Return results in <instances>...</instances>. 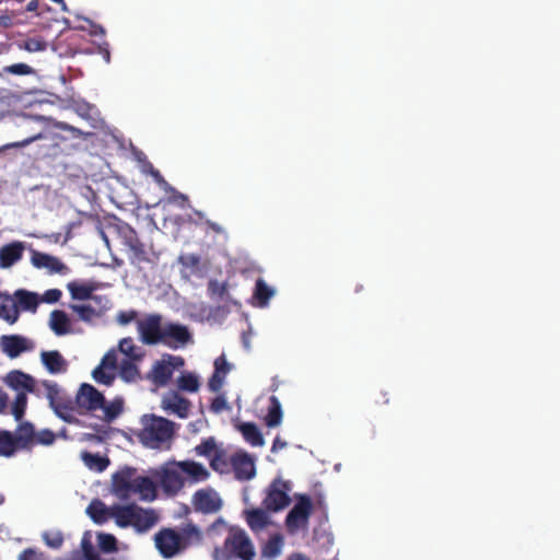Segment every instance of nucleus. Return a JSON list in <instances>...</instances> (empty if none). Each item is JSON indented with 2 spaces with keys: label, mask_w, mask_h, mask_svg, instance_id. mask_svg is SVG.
I'll return each instance as SVG.
<instances>
[{
  "label": "nucleus",
  "mask_w": 560,
  "mask_h": 560,
  "mask_svg": "<svg viewBox=\"0 0 560 560\" xmlns=\"http://www.w3.org/2000/svg\"><path fill=\"white\" fill-rule=\"evenodd\" d=\"M201 540L202 532L191 521H187L178 530L162 528L154 536L156 549L166 559L175 557L189 546L201 542Z\"/></svg>",
  "instance_id": "obj_1"
},
{
  "label": "nucleus",
  "mask_w": 560,
  "mask_h": 560,
  "mask_svg": "<svg viewBox=\"0 0 560 560\" xmlns=\"http://www.w3.org/2000/svg\"><path fill=\"white\" fill-rule=\"evenodd\" d=\"M228 530L229 535L221 547H215L212 552L213 560H245V530L238 526H229L222 518L218 517L208 528L209 536H217Z\"/></svg>",
  "instance_id": "obj_2"
},
{
  "label": "nucleus",
  "mask_w": 560,
  "mask_h": 560,
  "mask_svg": "<svg viewBox=\"0 0 560 560\" xmlns=\"http://www.w3.org/2000/svg\"><path fill=\"white\" fill-rule=\"evenodd\" d=\"M142 428L138 439L145 447L160 450L170 443L175 434V423L166 418L155 415L141 417Z\"/></svg>",
  "instance_id": "obj_3"
},
{
  "label": "nucleus",
  "mask_w": 560,
  "mask_h": 560,
  "mask_svg": "<svg viewBox=\"0 0 560 560\" xmlns=\"http://www.w3.org/2000/svg\"><path fill=\"white\" fill-rule=\"evenodd\" d=\"M117 235L121 244L127 249V257L129 262L137 267L142 268L144 265H155L159 256L154 249L148 247L138 236L136 230L128 223L121 222L116 225Z\"/></svg>",
  "instance_id": "obj_4"
},
{
  "label": "nucleus",
  "mask_w": 560,
  "mask_h": 560,
  "mask_svg": "<svg viewBox=\"0 0 560 560\" xmlns=\"http://www.w3.org/2000/svg\"><path fill=\"white\" fill-rule=\"evenodd\" d=\"M154 509H144L136 503L117 505L114 509L115 524L120 528L132 527L138 534H144L159 522Z\"/></svg>",
  "instance_id": "obj_5"
},
{
  "label": "nucleus",
  "mask_w": 560,
  "mask_h": 560,
  "mask_svg": "<svg viewBox=\"0 0 560 560\" xmlns=\"http://www.w3.org/2000/svg\"><path fill=\"white\" fill-rule=\"evenodd\" d=\"M210 467L220 474L233 472L238 480H244L245 451L238 450L231 454L228 448L221 446L210 459Z\"/></svg>",
  "instance_id": "obj_6"
},
{
  "label": "nucleus",
  "mask_w": 560,
  "mask_h": 560,
  "mask_svg": "<svg viewBox=\"0 0 560 560\" xmlns=\"http://www.w3.org/2000/svg\"><path fill=\"white\" fill-rule=\"evenodd\" d=\"M162 320V315L158 313L149 314L137 320V330L142 343L152 346L162 342L164 329Z\"/></svg>",
  "instance_id": "obj_7"
},
{
  "label": "nucleus",
  "mask_w": 560,
  "mask_h": 560,
  "mask_svg": "<svg viewBox=\"0 0 560 560\" xmlns=\"http://www.w3.org/2000/svg\"><path fill=\"white\" fill-rule=\"evenodd\" d=\"M183 365L184 359L182 357L167 354L162 360L154 362L148 373V378L155 386H166L173 376L174 370Z\"/></svg>",
  "instance_id": "obj_8"
},
{
  "label": "nucleus",
  "mask_w": 560,
  "mask_h": 560,
  "mask_svg": "<svg viewBox=\"0 0 560 560\" xmlns=\"http://www.w3.org/2000/svg\"><path fill=\"white\" fill-rule=\"evenodd\" d=\"M46 120H47V118L44 116L23 117L21 122L18 125V128H20L22 133L25 135V138H23L20 141L10 142V143L1 145L0 153L7 151L9 149L25 148L37 140L45 139L46 135L42 131H36L35 125L38 122L46 121Z\"/></svg>",
  "instance_id": "obj_9"
},
{
  "label": "nucleus",
  "mask_w": 560,
  "mask_h": 560,
  "mask_svg": "<svg viewBox=\"0 0 560 560\" xmlns=\"http://www.w3.org/2000/svg\"><path fill=\"white\" fill-rule=\"evenodd\" d=\"M298 501L285 517V525L290 533L306 527L313 511L311 498L306 494L296 497Z\"/></svg>",
  "instance_id": "obj_10"
},
{
  "label": "nucleus",
  "mask_w": 560,
  "mask_h": 560,
  "mask_svg": "<svg viewBox=\"0 0 560 560\" xmlns=\"http://www.w3.org/2000/svg\"><path fill=\"white\" fill-rule=\"evenodd\" d=\"M191 505L196 512L215 514L223 508V500L212 488L197 490L191 498Z\"/></svg>",
  "instance_id": "obj_11"
},
{
  "label": "nucleus",
  "mask_w": 560,
  "mask_h": 560,
  "mask_svg": "<svg viewBox=\"0 0 560 560\" xmlns=\"http://www.w3.org/2000/svg\"><path fill=\"white\" fill-rule=\"evenodd\" d=\"M137 469L126 466L112 476V490L120 500H128L132 493Z\"/></svg>",
  "instance_id": "obj_12"
},
{
  "label": "nucleus",
  "mask_w": 560,
  "mask_h": 560,
  "mask_svg": "<svg viewBox=\"0 0 560 560\" xmlns=\"http://www.w3.org/2000/svg\"><path fill=\"white\" fill-rule=\"evenodd\" d=\"M105 397L94 386L90 384H82L77 393L74 404L77 407L85 412L98 410L104 407Z\"/></svg>",
  "instance_id": "obj_13"
},
{
  "label": "nucleus",
  "mask_w": 560,
  "mask_h": 560,
  "mask_svg": "<svg viewBox=\"0 0 560 560\" xmlns=\"http://www.w3.org/2000/svg\"><path fill=\"white\" fill-rule=\"evenodd\" d=\"M290 490L289 482L282 480H275L269 488L267 497L264 500V504L269 511H280L290 504V497L288 494Z\"/></svg>",
  "instance_id": "obj_14"
},
{
  "label": "nucleus",
  "mask_w": 560,
  "mask_h": 560,
  "mask_svg": "<svg viewBox=\"0 0 560 560\" xmlns=\"http://www.w3.org/2000/svg\"><path fill=\"white\" fill-rule=\"evenodd\" d=\"M160 483L164 492L170 495L177 494L185 486V478L182 476L176 462L166 464L160 475Z\"/></svg>",
  "instance_id": "obj_15"
},
{
  "label": "nucleus",
  "mask_w": 560,
  "mask_h": 560,
  "mask_svg": "<svg viewBox=\"0 0 560 560\" xmlns=\"http://www.w3.org/2000/svg\"><path fill=\"white\" fill-rule=\"evenodd\" d=\"M67 289L72 300L91 301L96 305H100L103 300L107 302L105 296L93 294L98 289L95 281L73 280L67 284Z\"/></svg>",
  "instance_id": "obj_16"
},
{
  "label": "nucleus",
  "mask_w": 560,
  "mask_h": 560,
  "mask_svg": "<svg viewBox=\"0 0 560 560\" xmlns=\"http://www.w3.org/2000/svg\"><path fill=\"white\" fill-rule=\"evenodd\" d=\"M191 341V334L185 325L167 323L163 329V340L161 343L171 349L185 347Z\"/></svg>",
  "instance_id": "obj_17"
},
{
  "label": "nucleus",
  "mask_w": 560,
  "mask_h": 560,
  "mask_svg": "<svg viewBox=\"0 0 560 560\" xmlns=\"http://www.w3.org/2000/svg\"><path fill=\"white\" fill-rule=\"evenodd\" d=\"M0 347L9 358L14 359L23 352L32 351L34 342L21 335H4L0 338Z\"/></svg>",
  "instance_id": "obj_18"
},
{
  "label": "nucleus",
  "mask_w": 560,
  "mask_h": 560,
  "mask_svg": "<svg viewBox=\"0 0 560 560\" xmlns=\"http://www.w3.org/2000/svg\"><path fill=\"white\" fill-rule=\"evenodd\" d=\"M190 406V401L177 392H171L162 399L163 409L180 419H186L189 416Z\"/></svg>",
  "instance_id": "obj_19"
},
{
  "label": "nucleus",
  "mask_w": 560,
  "mask_h": 560,
  "mask_svg": "<svg viewBox=\"0 0 560 560\" xmlns=\"http://www.w3.org/2000/svg\"><path fill=\"white\" fill-rule=\"evenodd\" d=\"M31 261L38 269H47L50 273L66 275L69 268L57 257L34 250Z\"/></svg>",
  "instance_id": "obj_20"
},
{
  "label": "nucleus",
  "mask_w": 560,
  "mask_h": 560,
  "mask_svg": "<svg viewBox=\"0 0 560 560\" xmlns=\"http://www.w3.org/2000/svg\"><path fill=\"white\" fill-rule=\"evenodd\" d=\"M176 464L182 476L185 478V481L187 480L191 483H197L209 478V471L200 463L194 460H180L176 462Z\"/></svg>",
  "instance_id": "obj_21"
},
{
  "label": "nucleus",
  "mask_w": 560,
  "mask_h": 560,
  "mask_svg": "<svg viewBox=\"0 0 560 560\" xmlns=\"http://www.w3.org/2000/svg\"><path fill=\"white\" fill-rule=\"evenodd\" d=\"M5 383L19 393H33L35 390V378L20 370H14L5 376Z\"/></svg>",
  "instance_id": "obj_22"
},
{
  "label": "nucleus",
  "mask_w": 560,
  "mask_h": 560,
  "mask_svg": "<svg viewBox=\"0 0 560 560\" xmlns=\"http://www.w3.org/2000/svg\"><path fill=\"white\" fill-rule=\"evenodd\" d=\"M25 245L21 241H14L0 247V267L10 268L23 257Z\"/></svg>",
  "instance_id": "obj_23"
},
{
  "label": "nucleus",
  "mask_w": 560,
  "mask_h": 560,
  "mask_svg": "<svg viewBox=\"0 0 560 560\" xmlns=\"http://www.w3.org/2000/svg\"><path fill=\"white\" fill-rule=\"evenodd\" d=\"M118 504L106 506L105 503L98 499H94L86 508V514L95 524H104L109 518L114 520V509Z\"/></svg>",
  "instance_id": "obj_24"
},
{
  "label": "nucleus",
  "mask_w": 560,
  "mask_h": 560,
  "mask_svg": "<svg viewBox=\"0 0 560 560\" xmlns=\"http://www.w3.org/2000/svg\"><path fill=\"white\" fill-rule=\"evenodd\" d=\"M70 308L78 315L80 320L91 323L103 315L106 306L102 303L96 305L89 301V303L83 304H71Z\"/></svg>",
  "instance_id": "obj_25"
},
{
  "label": "nucleus",
  "mask_w": 560,
  "mask_h": 560,
  "mask_svg": "<svg viewBox=\"0 0 560 560\" xmlns=\"http://www.w3.org/2000/svg\"><path fill=\"white\" fill-rule=\"evenodd\" d=\"M132 493L139 494L143 501H153L158 497V490L155 482L147 476H137Z\"/></svg>",
  "instance_id": "obj_26"
},
{
  "label": "nucleus",
  "mask_w": 560,
  "mask_h": 560,
  "mask_svg": "<svg viewBox=\"0 0 560 560\" xmlns=\"http://www.w3.org/2000/svg\"><path fill=\"white\" fill-rule=\"evenodd\" d=\"M42 362L51 374L65 372L67 370V362L59 351H43L40 353Z\"/></svg>",
  "instance_id": "obj_27"
},
{
  "label": "nucleus",
  "mask_w": 560,
  "mask_h": 560,
  "mask_svg": "<svg viewBox=\"0 0 560 560\" xmlns=\"http://www.w3.org/2000/svg\"><path fill=\"white\" fill-rule=\"evenodd\" d=\"M14 296L19 311L36 312L39 304L38 294L20 289L15 291Z\"/></svg>",
  "instance_id": "obj_28"
},
{
  "label": "nucleus",
  "mask_w": 560,
  "mask_h": 560,
  "mask_svg": "<svg viewBox=\"0 0 560 560\" xmlns=\"http://www.w3.org/2000/svg\"><path fill=\"white\" fill-rule=\"evenodd\" d=\"M50 329L58 336L66 335L70 331V319L65 311L55 310L50 313Z\"/></svg>",
  "instance_id": "obj_29"
},
{
  "label": "nucleus",
  "mask_w": 560,
  "mask_h": 560,
  "mask_svg": "<svg viewBox=\"0 0 560 560\" xmlns=\"http://www.w3.org/2000/svg\"><path fill=\"white\" fill-rule=\"evenodd\" d=\"M0 318L4 319L9 324H14L19 319V310L15 302L8 293L0 292Z\"/></svg>",
  "instance_id": "obj_30"
},
{
  "label": "nucleus",
  "mask_w": 560,
  "mask_h": 560,
  "mask_svg": "<svg viewBox=\"0 0 560 560\" xmlns=\"http://www.w3.org/2000/svg\"><path fill=\"white\" fill-rule=\"evenodd\" d=\"M22 450L14 433L0 430V456L11 457L16 451Z\"/></svg>",
  "instance_id": "obj_31"
},
{
  "label": "nucleus",
  "mask_w": 560,
  "mask_h": 560,
  "mask_svg": "<svg viewBox=\"0 0 560 560\" xmlns=\"http://www.w3.org/2000/svg\"><path fill=\"white\" fill-rule=\"evenodd\" d=\"M81 459L84 465L94 471L102 472L109 466V459L106 456H102L98 453L93 454L90 452H82Z\"/></svg>",
  "instance_id": "obj_32"
},
{
  "label": "nucleus",
  "mask_w": 560,
  "mask_h": 560,
  "mask_svg": "<svg viewBox=\"0 0 560 560\" xmlns=\"http://www.w3.org/2000/svg\"><path fill=\"white\" fill-rule=\"evenodd\" d=\"M282 421V408L279 399L276 396L269 398L267 415L265 423L269 428L278 427Z\"/></svg>",
  "instance_id": "obj_33"
},
{
  "label": "nucleus",
  "mask_w": 560,
  "mask_h": 560,
  "mask_svg": "<svg viewBox=\"0 0 560 560\" xmlns=\"http://www.w3.org/2000/svg\"><path fill=\"white\" fill-rule=\"evenodd\" d=\"M50 407L60 419L69 423L73 422L75 408L71 399L65 397Z\"/></svg>",
  "instance_id": "obj_34"
},
{
  "label": "nucleus",
  "mask_w": 560,
  "mask_h": 560,
  "mask_svg": "<svg viewBox=\"0 0 560 560\" xmlns=\"http://www.w3.org/2000/svg\"><path fill=\"white\" fill-rule=\"evenodd\" d=\"M22 450L30 447V445L34 442L35 432L34 427L30 422H21L18 425L16 432L14 434Z\"/></svg>",
  "instance_id": "obj_35"
},
{
  "label": "nucleus",
  "mask_w": 560,
  "mask_h": 560,
  "mask_svg": "<svg viewBox=\"0 0 560 560\" xmlns=\"http://www.w3.org/2000/svg\"><path fill=\"white\" fill-rule=\"evenodd\" d=\"M118 349L128 358L127 360L140 361L144 357V352L135 345L131 337L122 338L119 341Z\"/></svg>",
  "instance_id": "obj_36"
},
{
  "label": "nucleus",
  "mask_w": 560,
  "mask_h": 560,
  "mask_svg": "<svg viewBox=\"0 0 560 560\" xmlns=\"http://www.w3.org/2000/svg\"><path fill=\"white\" fill-rule=\"evenodd\" d=\"M269 523L268 515L262 510L247 511V525L253 530H258L266 527Z\"/></svg>",
  "instance_id": "obj_37"
},
{
  "label": "nucleus",
  "mask_w": 560,
  "mask_h": 560,
  "mask_svg": "<svg viewBox=\"0 0 560 560\" xmlns=\"http://www.w3.org/2000/svg\"><path fill=\"white\" fill-rule=\"evenodd\" d=\"M19 47L28 52H39L47 49L48 43L40 36H34L20 40Z\"/></svg>",
  "instance_id": "obj_38"
},
{
  "label": "nucleus",
  "mask_w": 560,
  "mask_h": 560,
  "mask_svg": "<svg viewBox=\"0 0 560 560\" xmlns=\"http://www.w3.org/2000/svg\"><path fill=\"white\" fill-rule=\"evenodd\" d=\"M220 447L221 445L217 443L215 439L213 436H209L203 439L201 443L195 447V452L197 455L207 457L210 460Z\"/></svg>",
  "instance_id": "obj_39"
},
{
  "label": "nucleus",
  "mask_w": 560,
  "mask_h": 560,
  "mask_svg": "<svg viewBox=\"0 0 560 560\" xmlns=\"http://www.w3.org/2000/svg\"><path fill=\"white\" fill-rule=\"evenodd\" d=\"M133 360H122L119 364V376L126 382H135L140 377L138 366Z\"/></svg>",
  "instance_id": "obj_40"
},
{
  "label": "nucleus",
  "mask_w": 560,
  "mask_h": 560,
  "mask_svg": "<svg viewBox=\"0 0 560 560\" xmlns=\"http://www.w3.org/2000/svg\"><path fill=\"white\" fill-rule=\"evenodd\" d=\"M97 546L104 553H113L118 550V540L113 534L98 533Z\"/></svg>",
  "instance_id": "obj_41"
},
{
  "label": "nucleus",
  "mask_w": 560,
  "mask_h": 560,
  "mask_svg": "<svg viewBox=\"0 0 560 560\" xmlns=\"http://www.w3.org/2000/svg\"><path fill=\"white\" fill-rule=\"evenodd\" d=\"M104 411V419L108 422L116 419L124 410V401L120 398H115L109 404L104 402V407H102Z\"/></svg>",
  "instance_id": "obj_42"
},
{
  "label": "nucleus",
  "mask_w": 560,
  "mask_h": 560,
  "mask_svg": "<svg viewBox=\"0 0 560 560\" xmlns=\"http://www.w3.org/2000/svg\"><path fill=\"white\" fill-rule=\"evenodd\" d=\"M178 388L185 392L195 393L199 388L198 377L191 373H185L177 380Z\"/></svg>",
  "instance_id": "obj_43"
},
{
  "label": "nucleus",
  "mask_w": 560,
  "mask_h": 560,
  "mask_svg": "<svg viewBox=\"0 0 560 560\" xmlns=\"http://www.w3.org/2000/svg\"><path fill=\"white\" fill-rule=\"evenodd\" d=\"M27 406V396L25 393H18L12 404L11 412L16 421H20L25 413Z\"/></svg>",
  "instance_id": "obj_44"
},
{
  "label": "nucleus",
  "mask_w": 560,
  "mask_h": 560,
  "mask_svg": "<svg viewBox=\"0 0 560 560\" xmlns=\"http://www.w3.org/2000/svg\"><path fill=\"white\" fill-rule=\"evenodd\" d=\"M92 376L97 383L104 385H110L115 380L114 371H108V369L103 366L102 364H98L93 370Z\"/></svg>",
  "instance_id": "obj_45"
},
{
  "label": "nucleus",
  "mask_w": 560,
  "mask_h": 560,
  "mask_svg": "<svg viewBox=\"0 0 560 560\" xmlns=\"http://www.w3.org/2000/svg\"><path fill=\"white\" fill-rule=\"evenodd\" d=\"M283 541L282 537L279 535L272 536L265 545L264 547V555L269 558H275L278 556L281 551Z\"/></svg>",
  "instance_id": "obj_46"
},
{
  "label": "nucleus",
  "mask_w": 560,
  "mask_h": 560,
  "mask_svg": "<svg viewBox=\"0 0 560 560\" xmlns=\"http://www.w3.org/2000/svg\"><path fill=\"white\" fill-rule=\"evenodd\" d=\"M43 540L44 542L52 548V549H59L63 545V535L61 532H45L43 533Z\"/></svg>",
  "instance_id": "obj_47"
},
{
  "label": "nucleus",
  "mask_w": 560,
  "mask_h": 560,
  "mask_svg": "<svg viewBox=\"0 0 560 560\" xmlns=\"http://www.w3.org/2000/svg\"><path fill=\"white\" fill-rule=\"evenodd\" d=\"M247 443L252 446H262L264 438L255 423L247 422Z\"/></svg>",
  "instance_id": "obj_48"
},
{
  "label": "nucleus",
  "mask_w": 560,
  "mask_h": 560,
  "mask_svg": "<svg viewBox=\"0 0 560 560\" xmlns=\"http://www.w3.org/2000/svg\"><path fill=\"white\" fill-rule=\"evenodd\" d=\"M44 386L46 388L47 398L49 400L50 406L52 404H56L58 400H61L65 398L60 392L59 386L56 383L46 381V382H44Z\"/></svg>",
  "instance_id": "obj_49"
},
{
  "label": "nucleus",
  "mask_w": 560,
  "mask_h": 560,
  "mask_svg": "<svg viewBox=\"0 0 560 560\" xmlns=\"http://www.w3.org/2000/svg\"><path fill=\"white\" fill-rule=\"evenodd\" d=\"M3 70L13 75H27L34 72L33 68L26 63H14L4 67Z\"/></svg>",
  "instance_id": "obj_50"
},
{
  "label": "nucleus",
  "mask_w": 560,
  "mask_h": 560,
  "mask_svg": "<svg viewBox=\"0 0 560 560\" xmlns=\"http://www.w3.org/2000/svg\"><path fill=\"white\" fill-rule=\"evenodd\" d=\"M19 560H48L47 556L34 548H26L19 555Z\"/></svg>",
  "instance_id": "obj_51"
},
{
  "label": "nucleus",
  "mask_w": 560,
  "mask_h": 560,
  "mask_svg": "<svg viewBox=\"0 0 560 560\" xmlns=\"http://www.w3.org/2000/svg\"><path fill=\"white\" fill-rule=\"evenodd\" d=\"M56 440V435L52 431L45 429L35 434L34 442L42 445H51Z\"/></svg>",
  "instance_id": "obj_52"
},
{
  "label": "nucleus",
  "mask_w": 560,
  "mask_h": 560,
  "mask_svg": "<svg viewBox=\"0 0 560 560\" xmlns=\"http://www.w3.org/2000/svg\"><path fill=\"white\" fill-rule=\"evenodd\" d=\"M103 366L107 368L108 371H115L117 369V354L115 350H109L102 358L101 363Z\"/></svg>",
  "instance_id": "obj_53"
},
{
  "label": "nucleus",
  "mask_w": 560,
  "mask_h": 560,
  "mask_svg": "<svg viewBox=\"0 0 560 560\" xmlns=\"http://www.w3.org/2000/svg\"><path fill=\"white\" fill-rule=\"evenodd\" d=\"M138 317V312L135 311V310H130V311H121L117 314V323L125 326V325H128L130 324L131 322H133L135 319H137Z\"/></svg>",
  "instance_id": "obj_54"
},
{
  "label": "nucleus",
  "mask_w": 560,
  "mask_h": 560,
  "mask_svg": "<svg viewBox=\"0 0 560 560\" xmlns=\"http://www.w3.org/2000/svg\"><path fill=\"white\" fill-rule=\"evenodd\" d=\"M231 365L228 363L225 357L222 354L214 361V373L223 375L225 378L226 374L230 372Z\"/></svg>",
  "instance_id": "obj_55"
},
{
  "label": "nucleus",
  "mask_w": 560,
  "mask_h": 560,
  "mask_svg": "<svg viewBox=\"0 0 560 560\" xmlns=\"http://www.w3.org/2000/svg\"><path fill=\"white\" fill-rule=\"evenodd\" d=\"M224 377L223 375H220L218 373L212 374L208 382V387L211 392L217 393L219 392L223 386Z\"/></svg>",
  "instance_id": "obj_56"
},
{
  "label": "nucleus",
  "mask_w": 560,
  "mask_h": 560,
  "mask_svg": "<svg viewBox=\"0 0 560 560\" xmlns=\"http://www.w3.org/2000/svg\"><path fill=\"white\" fill-rule=\"evenodd\" d=\"M179 262L187 268H197L200 262V258L195 254L182 255L179 257Z\"/></svg>",
  "instance_id": "obj_57"
},
{
  "label": "nucleus",
  "mask_w": 560,
  "mask_h": 560,
  "mask_svg": "<svg viewBox=\"0 0 560 560\" xmlns=\"http://www.w3.org/2000/svg\"><path fill=\"white\" fill-rule=\"evenodd\" d=\"M61 298V291L59 289H49L45 291V293L42 296V301L52 304L60 300Z\"/></svg>",
  "instance_id": "obj_58"
},
{
  "label": "nucleus",
  "mask_w": 560,
  "mask_h": 560,
  "mask_svg": "<svg viewBox=\"0 0 560 560\" xmlns=\"http://www.w3.org/2000/svg\"><path fill=\"white\" fill-rule=\"evenodd\" d=\"M210 409L212 412L214 413H220L222 412L224 409H228V402L225 400V398L223 396H217L212 402H211V406H210Z\"/></svg>",
  "instance_id": "obj_59"
},
{
  "label": "nucleus",
  "mask_w": 560,
  "mask_h": 560,
  "mask_svg": "<svg viewBox=\"0 0 560 560\" xmlns=\"http://www.w3.org/2000/svg\"><path fill=\"white\" fill-rule=\"evenodd\" d=\"M255 476V457L247 453V480Z\"/></svg>",
  "instance_id": "obj_60"
},
{
  "label": "nucleus",
  "mask_w": 560,
  "mask_h": 560,
  "mask_svg": "<svg viewBox=\"0 0 560 560\" xmlns=\"http://www.w3.org/2000/svg\"><path fill=\"white\" fill-rule=\"evenodd\" d=\"M86 22H89V24L91 25V34L94 35V36H97V35H105V30L103 26L98 25V24H94L92 21H90L89 19H85Z\"/></svg>",
  "instance_id": "obj_61"
},
{
  "label": "nucleus",
  "mask_w": 560,
  "mask_h": 560,
  "mask_svg": "<svg viewBox=\"0 0 560 560\" xmlns=\"http://www.w3.org/2000/svg\"><path fill=\"white\" fill-rule=\"evenodd\" d=\"M151 175L154 178V180L162 187L168 186L167 182L164 179V177L161 175L160 171L152 168Z\"/></svg>",
  "instance_id": "obj_62"
},
{
  "label": "nucleus",
  "mask_w": 560,
  "mask_h": 560,
  "mask_svg": "<svg viewBox=\"0 0 560 560\" xmlns=\"http://www.w3.org/2000/svg\"><path fill=\"white\" fill-rule=\"evenodd\" d=\"M9 397L5 392L0 387V413H3L8 407Z\"/></svg>",
  "instance_id": "obj_63"
},
{
  "label": "nucleus",
  "mask_w": 560,
  "mask_h": 560,
  "mask_svg": "<svg viewBox=\"0 0 560 560\" xmlns=\"http://www.w3.org/2000/svg\"><path fill=\"white\" fill-rule=\"evenodd\" d=\"M13 25V19L9 14H1L0 15V26L2 27H10Z\"/></svg>",
  "instance_id": "obj_64"
}]
</instances>
